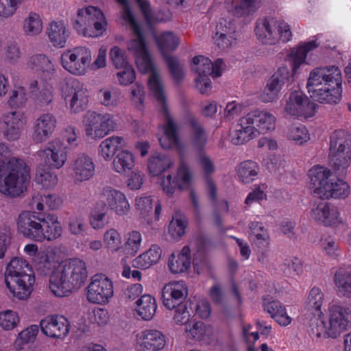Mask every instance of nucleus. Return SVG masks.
Wrapping results in <instances>:
<instances>
[{"instance_id":"nucleus-1","label":"nucleus","mask_w":351,"mask_h":351,"mask_svg":"<svg viewBox=\"0 0 351 351\" xmlns=\"http://www.w3.org/2000/svg\"><path fill=\"white\" fill-rule=\"evenodd\" d=\"M33 263L36 270L49 274V288L51 293L60 298L69 295L73 289H79L86 280V264L77 258L62 261L57 265L54 255L45 251L39 252Z\"/></svg>"},{"instance_id":"nucleus-2","label":"nucleus","mask_w":351,"mask_h":351,"mask_svg":"<svg viewBox=\"0 0 351 351\" xmlns=\"http://www.w3.org/2000/svg\"><path fill=\"white\" fill-rule=\"evenodd\" d=\"M10 149L0 143V193L8 197H17L25 193L31 175L27 162L19 158L10 157Z\"/></svg>"},{"instance_id":"nucleus-3","label":"nucleus","mask_w":351,"mask_h":351,"mask_svg":"<svg viewBox=\"0 0 351 351\" xmlns=\"http://www.w3.org/2000/svg\"><path fill=\"white\" fill-rule=\"evenodd\" d=\"M4 280L11 295L19 300H27L34 290V274L29 264L21 258H14L7 265Z\"/></svg>"},{"instance_id":"nucleus-4","label":"nucleus","mask_w":351,"mask_h":351,"mask_svg":"<svg viewBox=\"0 0 351 351\" xmlns=\"http://www.w3.org/2000/svg\"><path fill=\"white\" fill-rule=\"evenodd\" d=\"M309 333L317 338H337L340 333L351 327V304L346 306L333 305L330 308L329 322L326 323L324 315H313L309 324Z\"/></svg>"},{"instance_id":"nucleus-5","label":"nucleus","mask_w":351,"mask_h":351,"mask_svg":"<svg viewBox=\"0 0 351 351\" xmlns=\"http://www.w3.org/2000/svg\"><path fill=\"white\" fill-rule=\"evenodd\" d=\"M329 162L339 175L346 173L351 162V134L344 130L330 136Z\"/></svg>"},{"instance_id":"nucleus-6","label":"nucleus","mask_w":351,"mask_h":351,"mask_svg":"<svg viewBox=\"0 0 351 351\" xmlns=\"http://www.w3.org/2000/svg\"><path fill=\"white\" fill-rule=\"evenodd\" d=\"M258 39L265 45H275L281 41L287 43L292 38L290 26L284 21L258 19L255 27Z\"/></svg>"},{"instance_id":"nucleus-7","label":"nucleus","mask_w":351,"mask_h":351,"mask_svg":"<svg viewBox=\"0 0 351 351\" xmlns=\"http://www.w3.org/2000/svg\"><path fill=\"white\" fill-rule=\"evenodd\" d=\"M224 63L219 58L213 62L204 56H196L192 59V69L195 71L197 76L195 78L197 86L211 88L210 76L217 78L221 76Z\"/></svg>"},{"instance_id":"nucleus-8","label":"nucleus","mask_w":351,"mask_h":351,"mask_svg":"<svg viewBox=\"0 0 351 351\" xmlns=\"http://www.w3.org/2000/svg\"><path fill=\"white\" fill-rule=\"evenodd\" d=\"M153 96L161 106L160 112L166 119V124L164 125V134L159 138V143L163 149H171L179 144L178 127L171 118L167 104L165 89H151Z\"/></svg>"},{"instance_id":"nucleus-9","label":"nucleus","mask_w":351,"mask_h":351,"mask_svg":"<svg viewBox=\"0 0 351 351\" xmlns=\"http://www.w3.org/2000/svg\"><path fill=\"white\" fill-rule=\"evenodd\" d=\"M318 105L312 101L301 89L292 91L287 100L285 112L298 119H308L315 115Z\"/></svg>"},{"instance_id":"nucleus-10","label":"nucleus","mask_w":351,"mask_h":351,"mask_svg":"<svg viewBox=\"0 0 351 351\" xmlns=\"http://www.w3.org/2000/svg\"><path fill=\"white\" fill-rule=\"evenodd\" d=\"M100 204L106 205L118 217L127 216L130 213L131 206L124 193L112 186H104L99 194Z\"/></svg>"},{"instance_id":"nucleus-11","label":"nucleus","mask_w":351,"mask_h":351,"mask_svg":"<svg viewBox=\"0 0 351 351\" xmlns=\"http://www.w3.org/2000/svg\"><path fill=\"white\" fill-rule=\"evenodd\" d=\"M114 287L112 280L104 274L92 276L89 282V302L106 304L113 296Z\"/></svg>"},{"instance_id":"nucleus-12","label":"nucleus","mask_w":351,"mask_h":351,"mask_svg":"<svg viewBox=\"0 0 351 351\" xmlns=\"http://www.w3.org/2000/svg\"><path fill=\"white\" fill-rule=\"evenodd\" d=\"M41 332L53 339H64L69 333L70 322L64 316L51 315L40 322Z\"/></svg>"},{"instance_id":"nucleus-13","label":"nucleus","mask_w":351,"mask_h":351,"mask_svg":"<svg viewBox=\"0 0 351 351\" xmlns=\"http://www.w3.org/2000/svg\"><path fill=\"white\" fill-rule=\"evenodd\" d=\"M28 65L30 69L36 72H41L42 77H45L43 84L37 80L31 82L29 88H51L52 85L49 81L52 80L54 75V68L51 61L47 56L43 54H37L30 57Z\"/></svg>"},{"instance_id":"nucleus-14","label":"nucleus","mask_w":351,"mask_h":351,"mask_svg":"<svg viewBox=\"0 0 351 351\" xmlns=\"http://www.w3.org/2000/svg\"><path fill=\"white\" fill-rule=\"evenodd\" d=\"M26 123L24 113L19 110H13L5 113L1 119V127L5 137L14 141L19 138L21 129Z\"/></svg>"},{"instance_id":"nucleus-15","label":"nucleus","mask_w":351,"mask_h":351,"mask_svg":"<svg viewBox=\"0 0 351 351\" xmlns=\"http://www.w3.org/2000/svg\"><path fill=\"white\" fill-rule=\"evenodd\" d=\"M187 295L188 288L184 281L168 283L162 291V303L169 310L186 301Z\"/></svg>"},{"instance_id":"nucleus-16","label":"nucleus","mask_w":351,"mask_h":351,"mask_svg":"<svg viewBox=\"0 0 351 351\" xmlns=\"http://www.w3.org/2000/svg\"><path fill=\"white\" fill-rule=\"evenodd\" d=\"M114 116L110 114H97L93 112L89 114V136L93 138H101L116 128Z\"/></svg>"},{"instance_id":"nucleus-17","label":"nucleus","mask_w":351,"mask_h":351,"mask_svg":"<svg viewBox=\"0 0 351 351\" xmlns=\"http://www.w3.org/2000/svg\"><path fill=\"white\" fill-rule=\"evenodd\" d=\"M17 228L25 237L40 241L41 217H38L34 213H21L17 218Z\"/></svg>"},{"instance_id":"nucleus-18","label":"nucleus","mask_w":351,"mask_h":351,"mask_svg":"<svg viewBox=\"0 0 351 351\" xmlns=\"http://www.w3.org/2000/svg\"><path fill=\"white\" fill-rule=\"evenodd\" d=\"M312 217L325 226L337 227L342 223L339 208L329 203H320L312 210Z\"/></svg>"},{"instance_id":"nucleus-19","label":"nucleus","mask_w":351,"mask_h":351,"mask_svg":"<svg viewBox=\"0 0 351 351\" xmlns=\"http://www.w3.org/2000/svg\"><path fill=\"white\" fill-rule=\"evenodd\" d=\"M87 57L84 55L83 49L75 47L62 53L61 62L62 66L69 73L77 75L85 73Z\"/></svg>"},{"instance_id":"nucleus-20","label":"nucleus","mask_w":351,"mask_h":351,"mask_svg":"<svg viewBox=\"0 0 351 351\" xmlns=\"http://www.w3.org/2000/svg\"><path fill=\"white\" fill-rule=\"evenodd\" d=\"M192 179L191 172L184 162H181L178 169L177 176L172 177L168 175L164 177L160 185L165 193L173 195L176 189H182V184H189Z\"/></svg>"},{"instance_id":"nucleus-21","label":"nucleus","mask_w":351,"mask_h":351,"mask_svg":"<svg viewBox=\"0 0 351 351\" xmlns=\"http://www.w3.org/2000/svg\"><path fill=\"white\" fill-rule=\"evenodd\" d=\"M57 119L51 113L40 115L34 122L33 139L37 143L46 141L55 131Z\"/></svg>"},{"instance_id":"nucleus-22","label":"nucleus","mask_w":351,"mask_h":351,"mask_svg":"<svg viewBox=\"0 0 351 351\" xmlns=\"http://www.w3.org/2000/svg\"><path fill=\"white\" fill-rule=\"evenodd\" d=\"M247 113L240 118L230 134L233 145H243L256 138L258 135Z\"/></svg>"},{"instance_id":"nucleus-23","label":"nucleus","mask_w":351,"mask_h":351,"mask_svg":"<svg viewBox=\"0 0 351 351\" xmlns=\"http://www.w3.org/2000/svg\"><path fill=\"white\" fill-rule=\"evenodd\" d=\"M217 32L213 40L219 49L223 50L230 47L234 38L235 27L232 21L221 19L216 26Z\"/></svg>"},{"instance_id":"nucleus-24","label":"nucleus","mask_w":351,"mask_h":351,"mask_svg":"<svg viewBox=\"0 0 351 351\" xmlns=\"http://www.w3.org/2000/svg\"><path fill=\"white\" fill-rule=\"evenodd\" d=\"M62 226L57 215L45 214L41 217L40 241H54L61 237Z\"/></svg>"},{"instance_id":"nucleus-25","label":"nucleus","mask_w":351,"mask_h":351,"mask_svg":"<svg viewBox=\"0 0 351 351\" xmlns=\"http://www.w3.org/2000/svg\"><path fill=\"white\" fill-rule=\"evenodd\" d=\"M251 121L258 136L260 134H266L273 131L276 128V119L271 113L260 110L250 112Z\"/></svg>"},{"instance_id":"nucleus-26","label":"nucleus","mask_w":351,"mask_h":351,"mask_svg":"<svg viewBox=\"0 0 351 351\" xmlns=\"http://www.w3.org/2000/svg\"><path fill=\"white\" fill-rule=\"evenodd\" d=\"M67 148L59 138L54 139L43 152L44 156L51 160V165L56 169L62 167L67 160Z\"/></svg>"},{"instance_id":"nucleus-27","label":"nucleus","mask_w":351,"mask_h":351,"mask_svg":"<svg viewBox=\"0 0 351 351\" xmlns=\"http://www.w3.org/2000/svg\"><path fill=\"white\" fill-rule=\"evenodd\" d=\"M191 250L184 246L180 252L173 253L169 258L168 267L172 274H180L186 273L191 267Z\"/></svg>"},{"instance_id":"nucleus-28","label":"nucleus","mask_w":351,"mask_h":351,"mask_svg":"<svg viewBox=\"0 0 351 351\" xmlns=\"http://www.w3.org/2000/svg\"><path fill=\"white\" fill-rule=\"evenodd\" d=\"M321 193V199H344L350 194V186L342 180L332 176Z\"/></svg>"},{"instance_id":"nucleus-29","label":"nucleus","mask_w":351,"mask_h":351,"mask_svg":"<svg viewBox=\"0 0 351 351\" xmlns=\"http://www.w3.org/2000/svg\"><path fill=\"white\" fill-rule=\"evenodd\" d=\"M334 284L339 295L351 298V266L340 267L335 271Z\"/></svg>"},{"instance_id":"nucleus-30","label":"nucleus","mask_w":351,"mask_h":351,"mask_svg":"<svg viewBox=\"0 0 351 351\" xmlns=\"http://www.w3.org/2000/svg\"><path fill=\"white\" fill-rule=\"evenodd\" d=\"M47 34L51 43L56 48L64 47L70 36L69 30L62 21L51 22L47 27Z\"/></svg>"},{"instance_id":"nucleus-31","label":"nucleus","mask_w":351,"mask_h":351,"mask_svg":"<svg viewBox=\"0 0 351 351\" xmlns=\"http://www.w3.org/2000/svg\"><path fill=\"white\" fill-rule=\"evenodd\" d=\"M308 176L311 180V184L314 188V193L320 196L325 185L332 178L330 170L320 165H316L312 167L308 171Z\"/></svg>"},{"instance_id":"nucleus-32","label":"nucleus","mask_w":351,"mask_h":351,"mask_svg":"<svg viewBox=\"0 0 351 351\" xmlns=\"http://www.w3.org/2000/svg\"><path fill=\"white\" fill-rule=\"evenodd\" d=\"M141 347L145 351H157L166 343L165 336L157 330H145L141 337Z\"/></svg>"},{"instance_id":"nucleus-33","label":"nucleus","mask_w":351,"mask_h":351,"mask_svg":"<svg viewBox=\"0 0 351 351\" xmlns=\"http://www.w3.org/2000/svg\"><path fill=\"white\" fill-rule=\"evenodd\" d=\"M318 46L319 43L317 40H312L303 43L297 48L293 49L291 51L289 61L293 73H296L300 66L305 62L307 53Z\"/></svg>"},{"instance_id":"nucleus-34","label":"nucleus","mask_w":351,"mask_h":351,"mask_svg":"<svg viewBox=\"0 0 351 351\" xmlns=\"http://www.w3.org/2000/svg\"><path fill=\"white\" fill-rule=\"evenodd\" d=\"M263 306L270 316L280 326H287L291 322V318L287 315L285 307L278 301L263 298Z\"/></svg>"},{"instance_id":"nucleus-35","label":"nucleus","mask_w":351,"mask_h":351,"mask_svg":"<svg viewBox=\"0 0 351 351\" xmlns=\"http://www.w3.org/2000/svg\"><path fill=\"white\" fill-rule=\"evenodd\" d=\"M249 238L257 250L258 262L265 263L269 256L270 237L267 230H263L261 233L253 232L250 233Z\"/></svg>"},{"instance_id":"nucleus-36","label":"nucleus","mask_w":351,"mask_h":351,"mask_svg":"<svg viewBox=\"0 0 351 351\" xmlns=\"http://www.w3.org/2000/svg\"><path fill=\"white\" fill-rule=\"evenodd\" d=\"M34 180L42 188L49 189L57 185L58 178L49 165L40 163L36 169Z\"/></svg>"},{"instance_id":"nucleus-37","label":"nucleus","mask_w":351,"mask_h":351,"mask_svg":"<svg viewBox=\"0 0 351 351\" xmlns=\"http://www.w3.org/2000/svg\"><path fill=\"white\" fill-rule=\"evenodd\" d=\"M189 123L192 131L191 141L193 146L198 152L202 153L204 152L208 141L205 129L195 117H190Z\"/></svg>"},{"instance_id":"nucleus-38","label":"nucleus","mask_w":351,"mask_h":351,"mask_svg":"<svg viewBox=\"0 0 351 351\" xmlns=\"http://www.w3.org/2000/svg\"><path fill=\"white\" fill-rule=\"evenodd\" d=\"M258 1L259 0H226V3L230 13L241 17L254 12Z\"/></svg>"},{"instance_id":"nucleus-39","label":"nucleus","mask_w":351,"mask_h":351,"mask_svg":"<svg viewBox=\"0 0 351 351\" xmlns=\"http://www.w3.org/2000/svg\"><path fill=\"white\" fill-rule=\"evenodd\" d=\"M259 171L258 164L252 160L241 162L237 168V176L244 184H250L257 180Z\"/></svg>"},{"instance_id":"nucleus-40","label":"nucleus","mask_w":351,"mask_h":351,"mask_svg":"<svg viewBox=\"0 0 351 351\" xmlns=\"http://www.w3.org/2000/svg\"><path fill=\"white\" fill-rule=\"evenodd\" d=\"M156 45L164 59L170 56L169 53L175 51L179 45V38L172 32H165L155 36Z\"/></svg>"},{"instance_id":"nucleus-41","label":"nucleus","mask_w":351,"mask_h":351,"mask_svg":"<svg viewBox=\"0 0 351 351\" xmlns=\"http://www.w3.org/2000/svg\"><path fill=\"white\" fill-rule=\"evenodd\" d=\"M161 254L160 247L158 245H152L149 250L134 259V265L142 269H148L159 261Z\"/></svg>"},{"instance_id":"nucleus-42","label":"nucleus","mask_w":351,"mask_h":351,"mask_svg":"<svg viewBox=\"0 0 351 351\" xmlns=\"http://www.w3.org/2000/svg\"><path fill=\"white\" fill-rule=\"evenodd\" d=\"M172 165L171 160L166 154L155 152L148 160L147 168L152 176H158Z\"/></svg>"},{"instance_id":"nucleus-43","label":"nucleus","mask_w":351,"mask_h":351,"mask_svg":"<svg viewBox=\"0 0 351 351\" xmlns=\"http://www.w3.org/2000/svg\"><path fill=\"white\" fill-rule=\"evenodd\" d=\"M324 301V294L319 287H313L307 297L305 307L306 310L313 315L323 316L324 313L322 310Z\"/></svg>"},{"instance_id":"nucleus-44","label":"nucleus","mask_w":351,"mask_h":351,"mask_svg":"<svg viewBox=\"0 0 351 351\" xmlns=\"http://www.w3.org/2000/svg\"><path fill=\"white\" fill-rule=\"evenodd\" d=\"M342 89H308V93L315 101L328 104H338L341 99Z\"/></svg>"},{"instance_id":"nucleus-45","label":"nucleus","mask_w":351,"mask_h":351,"mask_svg":"<svg viewBox=\"0 0 351 351\" xmlns=\"http://www.w3.org/2000/svg\"><path fill=\"white\" fill-rule=\"evenodd\" d=\"M93 25V31L89 34V37H99L102 36L107 28V21L103 12L94 6L89 5V21Z\"/></svg>"},{"instance_id":"nucleus-46","label":"nucleus","mask_w":351,"mask_h":351,"mask_svg":"<svg viewBox=\"0 0 351 351\" xmlns=\"http://www.w3.org/2000/svg\"><path fill=\"white\" fill-rule=\"evenodd\" d=\"M134 167V158L128 151H121L114 158L112 168L120 174L129 173Z\"/></svg>"},{"instance_id":"nucleus-47","label":"nucleus","mask_w":351,"mask_h":351,"mask_svg":"<svg viewBox=\"0 0 351 351\" xmlns=\"http://www.w3.org/2000/svg\"><path fill=\"white\" fill-rule=\"evenodd\" d=\"M137 313L145 320H150L156 313V300L150 295H143L137 301Z\"/></svg>"},{"instance_id":"nucleus-48","label":"nucleus","mask_w":351,"mask_h":351,"mask_svg":"<svg viewBox=\"0 0 351 351\" xmlns=\"http://www.w3.org/2000/svg\"><path fill=\"white\" fill-rule=\"evenodd\" d=\"M106 205L97 202L90 215H89V224L95 230L103 229L108 223Z\"/></svg>"},{"instance_id":"nucleus-49","label":"nucleus","mask_w":351,"mask_h":351,"mask_svg":"<svg viewBox=\"0 0 351 351\" xmlns=\"http://www.w3.org/2000/svg\"><path fill=\"white\" fill-rule=\"evenodd\" d=\"M123 146V138L122 137L111 136L101 142L99 146V152L105 160H109Z\"/></svg>"},{"instance_id":"nucleus-50","label":"nucleus","mask_w":351,"mask_h":351,"mask_svg":"<svg viewBox=\"0 0 351 351\" xmlns=\"http://www.w3.org/2000/svg\"><path fill=\"white\" fill-rule=\"evenodd\" d=\"M173 319L178 325H186L192 317L193 300L189 299L173 308Z\"/></svg>"},{"instance_id":"nucleus-51","label":"nucleus","mask_w":351,"mask_h":351,"mask_svg":"<svg viewBox=\"0 0 351 351\" xmlns=\"http://www.w3.org/2000/svg\"><path fill=\"white\" fill-rule=\"evenodd\" d=\"M38 332L37 325H31L20 332L14 342V347L17 350L24 348L25 345L33 341Z\"/></svg>"},{"instance_id":"nucleus-52","label":"nucleus","mask_w":351,"mask_h":351,"mask_svg":"<svg viewBox=\"0 0 351 351\" xmlns=\"http://www.w3.org/2000/svg\"><path fill=\"white\" fill-rule=\"evenodd\" d=\"M324 81L326 86L330 88H342L341 71L337 66L324 67Z\"/></svg>"},{"instance_id":"nucleus-53","label":"nucleus","mask_w":351,"mask_h":351,"mask_svg":"<svg viewBox=\"0 0 351 351\" xmlns=\"http://www.w3.org/2000/svg\"><path fill=\"white\" fill-rule=\"evenodd\" d=\"M21 319L17 312L5 310L0 312V328L3 330L10 331L16 328Z\"/></svg>"},{"instance_id":"nucleus-54","label":"nucleus","mask_w":351,"mask_h":351,"mask_svg":"<svg viewBox=\"0 0 351 351\" xmlns=\"http://www.w3.org/2000/svg\"><path fill=\"white\" fill-rule=\"evenodd\" d=\"M43 23L39 14L31 12L23 23V30L27 35L36 36L40 33Z\"/></svg>"},{"instance_id":"nucleus-55","label":"nucleus","mask_w":351,"mask_h":351,"mask_svg":"<svg viewBox=\"0 0 351 351\" xmlns=\"http://www.w3.org/2000/svg\"><path fill=\"white\" fill-rule=\"evenodd\" d=\"M289 70L287 66H281L271 76L265 88H282L288 84Z\"/></svg>"},{"instance_id":"nucleus-56","label":"nucleus","mask_w":351,"mask_h":351,"mask_svg":"<svg viewBox=\"0 0 351 351\" xmlns=\"http://www.w3.org/2000/svg\"><path fill=\"white\" fill-rule=\"evenodd\" d=\"M136 1L139 5L140 9L144 16V18L148 24L151 25L156 23H161L170 19L171 14L169 13L166 16V18L160 17L157 16L154 12L152 11L150 4L148 1L143 0Z\"/></svg>"},{"instance_id":"nucleus-57","label":"nucleus","mask_w":351,"mask_h":351,"mask_svg":"<svg viewBox=\"0 0 351 351\" xmlns=\"http://www.w3.org/2000/svg\"><path fill=\"white\" fill-rule=\"evenodd\" d=\"M88 157L85 155L80 156L75 161L73 170L74 171V180L80 182L87 179L88 176Z\"/></svg>"},{"instance_id":"nucleus-58","label":"nucleus","mask_w":351,"mask_h":351,"mask_svg":"<svg viewBox=\"0 0 351 351\" xmlns=\"http://www.w3.org/2000/svg\"><path fill=\"white\" fill-rule=\"evenodd\" d=\"M142 242V236L140 232L133 230L126 236V241L124 244L125 250L127 254L132 256L136 255L140 250Z\"/></svg>"},{"instance_id":"nucleus-59","label":"nucleus","mask_w":351,"mask_h":351,"mask_svg":"<svg viewBox=\"0 0 351 351\" xmlns=\"http://www.w3.org/2000/svg\"><path fill=\"white\" fill-rule=\"evenodd\" d=\"M186 331L189 332L190 338L199 341H203L209 339L210 335V328L207 327L206 325L202 322H196L193 324V326Z\"/></svg>"},{"instance_id":"nucleus-60","label":"nucleus","mask_w":351,"mask_h":351,"mask_svg":"<svg viewBox=\"0 0 351 351\" xmlns=\"http://www.w3.org/2000/svg\"><path fill=\"white\" fill-rule=\"evenodd\" d=\"M87 16H88V6H84L79 9L77 14L73 20V26L78 34L86 36L87 34Z\"/></svg>"},{"instance_id":"nucleus-61","label":"nucleus","mask_w":351,"mask_h":351,"mask_svg":"<svg viewBox=\"0 0 351 351\" xmlns=\"http://www.w3.org/2000/svg\"><path fill=\"white\" fill-rule=\"evenodd\" d=\"M289 136L298 145H302L310 139L308 132L303 125H292L289 128Z\"/></svg>"},{"instance_id":"nucleus-62","label":"nucleus","mask_w":351,"mask_h":351,"mask_svg":"<svg viewBox=\"0 0 351 351\" xmlns=\"http://www.w3.org/2000/svg\"><path fill=\"white\" fill-rule=\"evenodd\" d=\"M165 60L173 80L176 83L180 82L184 78V71L178 60L174 56H167Z\"/></svg>"},{"instance_id":"nucleus-63","label":"nucleus","mask_w":351,"mask_h":351,"mask_svg":"<svg viewBox=\"0 0 351 351\" xmlns=\"http://www.w3.org/2000/svg\"><path fill=\"white\" fill-rule=\"evenodd\" d=\"M193 311L201 319H207L211 313L210 302L206 299L192 300Z\"/></svg>"},{"instance_id":"nucleus-64","label":"nucleus","mask_w":351,"mask_h":351,"mask_svg":"<svg viewBox=\"0 0 351 351\" xmlns=\"http://www.w3.org/2000/svg\"><path fill=\"white\" fill-rule=\"evenodd\" d=\"M24 0H0V17L13 16Z\"/></svg>"}]
</instances>
